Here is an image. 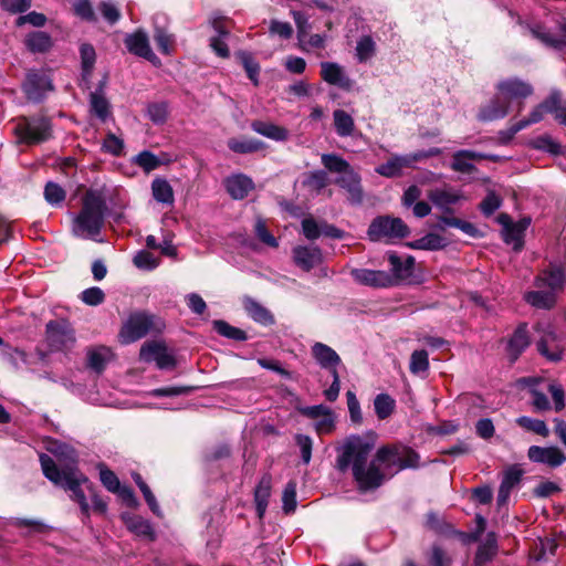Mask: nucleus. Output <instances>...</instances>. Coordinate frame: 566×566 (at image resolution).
<instances>
[{
	"label": "nucleus",
	"mask_w": 566,
	"mask_h": 566,
	"mask_svg": "<svg viewBox=\"0 0 566 566\" xmlns=\"http://www.w3.org/2000/svg\"><path fill=\"white\" fill-rule=\"evenodd\" d=\"M377 434L368 431L363 436L348 437L339 448L336 465L342 472L352 469L355 481L364 491L380 486L386 474L392 476L405 469L419 465V454L402 444L384 446L379 448L374 459L368 462L375 449Z\"/></svg>",
	"instance_id": "f257e3e1"
},
{
	"label": "nucleus",
	"mask_w": 566,
	"mask_h": 566,
	"mask_svg": "<svg viewBox=\"0 0 566 566\" xmlns=\"http://www.w3.org/2000/svg\"><path fill=\"white\" fill-rule=\"evenodd\" d=\"M40 462L43 474L48 480L57 486L69 491L71 499L80 505L84 517L90 518L91 506L88 502L87 485H92L88 479L77 468H69L60 471L53 459L48 454H40Z\"/></svg>",
	"instance_id": "f03ea898"
},
{
	"label": "nucleus",
	"mask_w": 566,
	"mask_h": 566,
	"mask_svg": "<svg viewBox=\"0 0 566 566\" xmlns=\"http://www.w3.org/2000/svg\"><path fill=\"white\" fill-rule=\"evenodd\" d=\"M106 211V203L99 190L88 189L82 198V209L74 217L72 230L76 237L95 238L99 234Z\"/></svg>",
	"instance_id": "7ed1b4c3"
},
{
	"label": "nucleus",
	"mask_w": 566,
	"mask_h": 566,
	"mask_svg": "<svg viewBox=\"0 0 566 566\" xmlns=\"http://www.w3.org/2000/svg\"><path fill=\"white\" fill-rule=\"evenodd\" d=\"M321 160L327 170L339 175L335 184L345 190L348 202L354 206L360 205L364 199L361 178L349 163L334 154H323Z\"/></svg>",
	"instance_id": "20e7f679"
},
{
	"label": "nucleus",
	"mask_w": 566,
	"mask_h": 566,
	"mask_svg": "<svg viewBox=\"0 0 566 566\" xmlns=\"http://www.w3.org/2000/svg\"><path fill=\"white\" fill-rule=\"evenodd\" d=\"M13 130L19 142L28 145L43 143L52 136L51 123L43 116L20 117Z\"/></svg>",
	"instance_id": "39448f33"
},
{
	"label": "nucleus",
	"mask_w": 566,
	"mask_h": 566,
	"mask_svg": "<svg viewBox=\"0 0 566 566\" xmlns=\"http://www.w3.org/2000/svg\"><path fill=\"white\" fill-rule=\"evenodd\" d=\"M163 326V323L154 315L135 313L125 322L118 337L122 344L127 345L145 337L153 331L159 332Z\"/></svg>",
	"instance_id": "423d86ee"
},
{
	"label": "nucleus",
	"mask_w": 566,
	"mask_h": 566,
	"mask_svg": "<svg viewBox=\"0 0 566 566\" xmlns=\"http://www.w3.org/2000/svg\"><path fill=\"white\" fill-rule=\"evenodd\" d=\"M367 234L371 241L390 242L408 237L409 228L400 218L381 216L373 220Z\"/></svg>",
	"instance_id": "0eeeda50"
},
{
	"label": "nucleus",
	"mask_w": 566,
	"mask_h": 566,
	"mask_svg": "<svg viewBox=\"0 0 566 566\" xmlns=\"http://www.w3.org/2000/svg\"><path fill=\"white\" fill-rule=\"evenodd\" d=\"M45 335L49 346L54 350H69L76 342L71 323L63 318L50 321L45 326Z\"/></svg>",
	"instance_id": "6e6552de"
},
{
	"label": "nucleus",
	"mask_w": 566,
	"mask_h": 566,
	"mask_svg": "<svg viewBox=\"0 0 566 566\" xmlns=\"http://www.w3.org/2000/svg\"><path fill=\"white\" fill-rule=\"evenodd\" d=\"M54 86L49 71L46 70H29L22 84V90L28 99L40 102L46 93L53 91Z\"/></svg>",
	"instance_id": "1a4fd4ad"
},
{
	"label": "nucleus",
	"mask_w": 566,
	"mask_h": 566,
	"mask_svg": "<svg viewBox=\"0 0 566 566\" xmlns=\"http://www.w3.org/2000/svg\"><path fill=\"white\" fill-rule=\"evenodd\" d=\"M555 103L554 97V90L551 91L549 95L538 105H536L527 117L520 119L515 123H512L511 126L504 130L501 132L502 138L504 140H510L514 137L515 134H517L520 130L528 127L530 125L539 123L544 119L546 114L553 115V106Z\"/></svg>",
	"instance_id": "9d476101"
},
{
	"label": "nucleus",
	"mask_w": 566,
	"mask_h": 566,
	"mask_svg": "<svg viewBox=\"0 0 566 566\" xmlns=\"http://www.w3.org/2000/svg\"><path fill=\"white\" fill-rule=\"evenodd\" d=\"M139 358L145 363H155L159 369H172L176 366L175 356L159 340L146 342L140 348Z\"/></svg>",
	"instance_id": "9b49d317"
},
{
	"label": "nucleus",
	"mask_w": 566,
	"mask_h": 566,
	"mask_svg": "<svg viewBox=\"0 0 566 566\" xmlns=\"http://www.w3.org/2000/svg\"><path fill=\"white\" fill-rule=\"evenodd\" d=\"M497 222L502 226V238L506 244L520 250L523 247L524 232L530 226V219H522L513 222L509 214L501 213L497 216Z\"/></svg>",
	"instance_id": "f8f14e48"
},
{
	"label": "nucleus",
	"mask_w": 566,
	"mask_h": 566,
	"mask_svg": "<svg viewBox=\"0 0 566 566\" xmlns=\"http://www.w3.org/2000/svg\"><path fill=\"white\" fill-rule=\"evenodd\" d=\"M427 196L432 205L444 213L451 212L452 207L464 199L461 190L448 185L431 189Z\"/></svg>",
	"instance_id": "ddd939ff"
},
{
	"label": "nucleus",
	"mask_w": 566,
	"mask_h": 566,
	"mask_svg": "<svg viewBox=\"0 0 566 566\" xmlns=\"http://www.w3.org/2000/svg\"><path fill=\"white\" fill-rule=\"evenodd\" d=\"M530 461L545 464L549 468H558L566 462V454L555 446H531L527 450Z\"/></svg>",
	"instance_id": "4468645a"
},
{
	"label": "nucleus",
	"mask_w": 566,
	"mask_h": 566,
	"mask_svg": "<svg viewBox=\"0 0 566 566\" xmlns=\"http://www.w3.org/2000/svg\"><path fill=\"white\" fill-rule=\"evenodd\" d=\"M350 275L356 283L365 286L382 289L395 285V277L386 271L353 269Z\"/></svg>",
	"instance_id": "2eb2a0df"
},
{
	"label": "nucleus",
	"mask_w": 566,
	"mask_h": 566,
	"mask_svg": "<svg viewBox=\"0 0 566 566\" xmlns=\"http://www.w3.org/2000/svg\"><path fill=\"white\" fill-rule=\"evenodd\" d=\"M497 93L504 98L521 99L531 96L534 92L532 84L518 77L506 78L496 84Z\"/></svg>",
	"instance_id": "dca6fc26"
},
{
	"label": "nucleus",
	"mask_w": 566,
	"mask_h": 566,
	"mask_svg": "<svg viewBox=\"0 0 566 566\" xmlns=\"http://www.w3.org/2000/svg\"><path fill=\"white\" fill-rule=\"evenodd\" d=\"M421 159V155H395L385 164L376 167V172L387 178H394L401 175L405 168H410L413 164Z\"/></svg>",
	"instance_id": "f3484780"
},
{
	"label": "nucleus",
	"mask_w": 566,
	"mask_h": 566,
	"mask_svg": "<svg viewBox=\"0 0 566 566\" xmlns=\"http://www.w3.org/2000/svg\"><path fill=\"white\" fill-rule=\"evenodd\" d=\"M301 224L304 237L311 241L318 239L322 234L334 239L343 238L342 230L325 221L318 222L312 217L304 218Z\"/></svg>",
	"instance_id": "a211bd4d"
},
{
	"label": "nucleus",
	"mask_w": 566,
	"mask_h": 566,
	"mask_svg": "<svg viewBox=\"0 0 566 566\" xmlns=\"http://www.w3.org/2000/svg\"><path fill=\"white\" fill-rule=\"evenodd\" d=\"M565 284V272L560 265L549 264V266L542 271L536 277L535 285L537 289H547L554 294L560 292Z\"/></svg>",
	"instance_id": "6ab92c4d"
},
{
	"label": "nucleus",
	"mask_w": 566,
	"mask_h": 566,
	"mask_svg": "<svg viewBox=\"0 0 566 566\" xmlns=\"http://www.w3.org/2000/svg\"><path fill=\"white\" fill-rule=\"evenodd\" d=\"M292 253L294 263L306 272L323 262L322 250L315 245H297Z\"/></svg>",
	"instance_id": "aec40b11"
},
{
	"label": "nucleus",
	"mask_w": 566,
	"mask_h": 566,
	"mask_svg": "<svg viewBox=\"0 0 566 566\" xmlns=\"http://www.w3.org/2000/svg\"><path fill=\"white\" fill-rule=\"evenodd\" d=\"M523 474L524 471L517 464H512L504 470L497 493L499 506L507 503L512 490L520 484Z\"/></svg>",
	"instance_id": "412c9836"
},
{
	"label": "nucleus",
	"mask_w": 566,
	"mask_h": 566,
	"mask_svg": "<svg viewBox=\"0 0 566 566\" xmlns=\"http://www.w3.org/2000/svg\"><path fill=\"white\" fill-rule=\"evenodd\" d=\"M312 356L322 368L327 369L331 374L337 371V366L342 361L339 355L332 347L319 342L312 346Z\"/></svg>",
	"instance_id": "4be33fe9"
},
{
	"label": "nucleus",
	"mask_w": 566,
	"mask_h": 566,
	"mask_svg": "<svg viewBox=\"0 0 566 566\" xmlns=\"http://www.w3.org/2000/svg\"><path fill=\"white\" fill-rule=\"evenodd\" d=\"M321 75L322 78L331 85L338 86L344 90H349L353 82L345 74L343 67L333 62L321 63Z\"/></svg>",
	"instance_id": "5701e85b"
},
{
	"label": "nucleus",
	"mask_w": 566,
	"mask_h": 566,
	"mask_svg": "<svg viewBox=\"0 0 566 566\" xmlns=\"http://www.w3.org/2000/svg\"><path fill=\"white\" fill-rule=\"evenodd\" d=\"M48 450L56 458V461H53L60 471L77 468V455L72 447L55 441L50 444Z\"/></svg>",
	"instance_id": "b1692460"
},
{
	"label": "nucleus",
	"mask_w": 566,
	"mask_h": 566,
	"mask_svg": "<svg viewBox=\"0 0 566 566\" xmlns=\"http://www.w3.org/2000/svg\"><path fill=\"white\" fill-rule=\"evenodd\" d=\"M125 44L128 51L135 55L147 59L149 61H155L157 57L150 49L148 38L144 32H135L133 34H128L125 38Z\"/></svg>",
	"instance_id": "393cba45"
},
{
	"label": "nucleus",
	"mask_w": 566,
	"mask_h": 566,
	"mask_svg": "<svg viewBox=\"0 0 566 566\" xmlns=\"http://www.w3.org/2000/svg\"><path fill=\"white\" fill-rule=\"evenodd\" d=\"M510 102L497 94L488 105L481 108L479 119L483 122H491L503 118L507 115Z\"/></svg>",
	"instance_id": "a878e982"
},
{
	"label": "nucleus",
	"mask_w": 566,
	"mask_h": 566,
	"mask_svg": "<svg viewBox=\"0 0 566 566\" xmlns=\"http://www.w3.org/2000/svg\"><path fill=\"white\" fill-rule=\"evenodd\" d=\"M388 261L391 266L390 275L395 277V285L400 280H406L412 275V269L415 265V259L410 255L402 260L397 253L389 252Z\"/></svg>",
	"instance_id": "bb28decb"
},
{
	"label": "nucleus",
	"mask_w": 566,
	"mask_h": 566,
	"mask_svg": "<svg viewBox=\"0 0 566 566\" xmlns=\"http://www.w3.org/2000/svg\"><path fill=\"white\" fill-rule=\"evenodd\" d=\"M253 187L254 184L252 179L243 174L233 175L226 179V188L229 195L235 200L245 198Z\"/></svg>",
	"instance_id": "cd10ccee"
},
{
	"label": "nucleus",
	"mask_w": 566,
	"mask_h": 566,
	"mask_svg": "<svg viewBox=\"0 0 566 566\" xmlns=\"http://www.w3.org/2000/svg\"><path fill=\"white\" fill-rule=\"evenodd\" d=\"M532 36L543 43L545 46L554 50H563L566 46V41L551 33L544 25L536 23L527 25Z\"/></svg>",
	"instance_id": "c85d7f7f"
},
{
	"label": "nucleus",
	"mask_w": 566,
	"mask_h": 566,
	"mask_svg": "<svg viewBox=\"0 0 566 566\" xmlns=\"http://www.w3.org/2000/svg\"><path fill=\"white\" fill-rule=\"evenodd\" d=\"M530 345V336L526 324L520 325L507 343V353L512 361L516 360L521 353Z\"/></svg>",
	"instance_id": "c756f323"
},
{
	"label": "nucleus",
	"mask_w": 566,
	"mask_h": 566,
	"mask_svg": "<svg viewBox=\"0 0 566 566\" xmlns=\"http://www.w3.org/2000/svg\"><path fill=\"white\" fill-rule=\"evenodd\" d=\"M253 132L275 142H284L289 138V130L270 122L254 120L251 123Z\"/></svg>",
	"instance_id": "7c9ffc66"
},
{
	"label": "nucleus",
	"mask_w": 566,
	"mask_h": 566,
	"mask_svg": "<svg viewBox=\"0 0 566 566\" xmlns=\"http://www.w3.org/2000/svg\"><path fill=\"white\" fill-rule=\"evenodd\" d=\"M243 306L254 322L264 326L274 324V316L271 312L255 300L245 297L243 300Z\"/></svg>",
	"instance_id": "2f4dec72"
},
{
	"label": "nucleus",
	"mask_w": 566,
	"mask_h": 566,
	"mask_svg": "<svg viewBox=\"0 0 566 566\" xmlns=\"http://www.w3.org/2000/svg\"><path fill=\"white\" fill-rule=\"evenodd\" d=\"M483 158H486V156L473 150H459L452 156L451 168L458 172L469 174L474 169L472 161Z\"/></svg>",
	"instance_id": "473e14b6"
},
{
	"label": "nucleus",
	"mask_w": 566,
	"mask_h": 566,
	"mask_svg": "<svg viewBox=\"0 0 566 566\" xmlns=\"http://www.w3.org/2000/svg\"><path fill=\"white\" fill-rule=\"evenodd\" d=\"M122 518L126 527L135 535L148 538L150 541L155 538L153 526L142 516L123 514Z\"/></svg>",
	"instance_id": "72a5a7b5"
},
{
	"label": "nucleus",
	"mask_w": 566,
	"mask_h": 566,
	"mask_svg": "<svg viewBox=\"0 0 566 566\" xmlns=\"http://www.w3.org/2000/svg\"><path fill=\"white\" fill-rule=\"evenodd\" d=\"M272 478L265 474L261 478L254 491V501L259 517H262L266 511L269 497L271 494Z\"/></svg>",
	"instance_id": "f704fd0d"
},
{
	"label": "nucleus",
	"mask_w": 566,
	"mask_h": 566,
	"mask_svg": "<svg viewBox=\"0 0 566 566\" xmlns=\"http://www.w3.org/2000/svg\"><path fill=\"white\" fill-rule=\"evenodd\" d=\"M112 358V350L106 346L93 347L87 350V365L91 369L101 373Z\"/></svg>",
	"instance_id": "c9c22d12"
},
{
	"label": "nucleus",
	"mask_w": 566,
	"mask_h": 566,
	"mask_svg": "<svg viewBox=\"0 0 566 566\" xmlns=\"http://www.w3.org/2000/svg\"><path fill=\"white\" fill-rule=\"evenodd\" d=\"M497 552V542L494 533H489L484 541L480 544L476 555L475 564L483 566L490 562Z\"/></svg>",
	"instance_id": "e433bc0d"
},
{
	"label": "nucleus",
	"mask_w": 566,
	"mask_h": 566,
	"mask_svg": "<svg viewBox=\"0 0 566 566\" xmlns=\"http://www.w3.org/2000/svg\"><path fill=\"white\" fill-rule=\"evenodd\" d=\"M24 43L33 53H44L52 46L51 36L43 31H34L27 35Z\"/></svg>",
	"instance_id": "4c0bfd02"
},
{
	"label": "nucleus",
	"mask_w": 566,
	"mask_h": 566,
	"mask_svg": "<svg viewBox=\"0 0 566 566\" xmlns=\"http://www.w3.org/2000/svg\"><path fill=\"white\" fill-rule=\"evenodd\" d=\"M525 300L532 306L538 308H551L556 302V294L547 289H538L525 294Z\"/></svg>",
	"instance_id": "58836bf2"
},
{
	"label": "nucleus",
	"mask_w": 566,
	"mask_h": 566,
	"mask_svg": "<svg viewBox=\"0 0 566 566\" xmlns=\"http://www.w3.org/2000/svg\"><path fill=\"white\" fill-rule=\"evenodd\" d=\"M151 193L156 201L166 205H172L175 197L170 184L163 178H156L151 182Z\"/></svg>",
	"instance_id": "ea45409f"
},
{
	"label": "nucleus",
	"mask_w": 566,
	"mask_h": 566,
	"mask_svg": "<svg viewBox=\"0 0 566 566\" xmlns=\"http://www.w3.org/2000/svg\"><path fill=\"white\" fill-rule=\"evenodd\" d=\"M228 147L238 154H251L264 149L265 144L254 138H231L228 142Z\"/></svg>",
	"instance_id": "a19ab883"
},
{
	"label": "nucleus",
	"mask_w": 566,
	"mask_h": 566,
	"mask_svg": "<svg viewBox=\"0 0 566 566\" xmlns=\"http://www.w3.org/2000/svg\"><path fill=\"white\" fill-rule=\"evenodd\" d=\"M334 126L338 136L347 137L354 133L355 123L353 117L343 109H336L333 113Z\"/></svg>",
	"instance_id": "79ce46f5"
},
{
	"label": "nucleus",
	"mask_w": 566,
	"mask_h": 566,
	"mask_svg": "<svg viewBox=\"0 0 566 566\" xmlns=\"http://www.w3.org/2000/svg\"><path fill=\"white\" fill-rule=\"evenodd\" d=\"M374 409L379 420L389 418L396 409V400L388 394H379L374 399Z\"/></svg>",
	"instance_id": "37998d69"
},
{
	"label": "nucleus",
	"mask_w": 566,
	"mask_h": 566,
	"mask_svg": "<svg viewBox=\"0 0 566 566\" xmlns=\"http://www.w3.org/2000/svg\"><path fill=\"white\" fill-rule=\"evenodd\" d=\"M537 349L552 361L560 359V349L555 344V337L551 333L537 342Z\"/></svg>",
	"instance_id": "c03bdc74"
},
{
	"label": "nucleus",
	"mask_w": 566,
	"mask_h": 566,
	"mask_svg": "<svg viewBox=\"0 0 566 566\" xmlns=\"http://www.w3.org/2000/svg\"><path fill=\"white\" fill-rule=\"evenodd\" d=\"M515 422L523 429L534 432L538 436H542L544 438L548 437L549 429L545 421L533 419L531 417L522 416L518 417Z\"/></svg>",
	"instance_id": "a18cd8bd"
},
{
	"label": "nucleus",
	"mask_w": 566,
	"mask_h": 566,
	"mask_svg": "<svg viewBox=\"0 0 566 566\" xmlns=\"http://www.w3.org/2000/svg\"><path fill=\"white\" fill-rule=\"evenodd\" d=\"M238 57L240 59L248 77L253 82L254 85L259 84L260 65L252 57V55L245 51L239 52Z\"/></svg>",
	"instance_id": "49530a36"
},
{
	"label": "nucleus",
	"mask_w": 566,
	"mask_h": 566,
	"mask_svg": "<svg viewBox=\"0 0 566 566\" xmlns=\"http://www.w3.org/2000/svg\"><path fill=\"white\" fill-rule=\"evenodd\" d=\"M66 197L65 190L56 182L49 181L44 187V198L52 206H60Z\"/></svg>",
	"instance_id": "de8ad7c7"
},
{
	"label": "nucleus",
	"mask_w": 566,
	"mask_h": 566,
	"mask_svg": "<svg viewBox=\"0 0 566 566\" xmlns=\"http://www.w3.org/2000/svg\"><path fill=\"white\" fill-rule=\"evenodd\" d=\"M83 76L86 77L92 73L96 60V53L93 45L84 43L80 49Z\"/></svg>",
	"instance_id": "09e8293b"
},
{
	"label": "nucleus",
	"mask_w": 566,
	"mask_h": 566,
	"mask_svg": "<svg viewBox=\"0 0 566 566\" xmlns=\"http://www.w3.org/2000/svg\"><path fill=\"white\" fill-rule=\"evenodd\" d=\"M429 368L428 353L424 349L415 350L410 357L409 369L413 375L427 371Z\"/></svg>",
	"instance_id": "8fccbe9b"
},
{
	"label": "nucleus",
	"mask_w": 566,
	"mask_h": 566,
	"mask_svg": "<svg viewBox=\"0 0 566 566\" xmlns=\"http://www.w3.org/2000/svg\"><path fill=\"white\" fill-rule=\"evenodd\" d=\"M254 233L263 244L274 249L279 247L277 239L270 233L263 219H256L254 224Z\"/></svg>",
	"instance_id": "3c124183"
},
{
	"label": "nucleus",
	"mask_w": 566,
	"mask_h": 566,
	"mask_svg": "<svg viewBox=\"0 0 566 566\" xmlns=\"http://www.w3.org/2000/svg\"><path fill=\"white\" fill-rule=\"evenodd\" d=\"M133 263L136 268L146 271L155 270L159 265L158 259L155 258L153 253L145 250L136 253Z\"/></svg>",
	"instance_id": "603ef678"
},
{
	"label": "nucleus",
	"mask_w": 566,
	"mask_h": 566,
	"mask_svg": "<svg viewBox=\"0 0 566 566\" xmlns=\"http://www.w3.org/2000/svg\"><path fill=\"white\" fill-rule=\"evenodd\" d=\"M447 245V241L443 237L437 233H429L418 240L415 244L416 248L424 250H439Z\"/></svg>",
	"instance_id": "864d4df0"
},
{
	"label": "nucleus",
	"mask_w": 566,
	"mask_h": 566,
	"mask_svg": "<svg viewBox=\"0 0 566 566\" xmlns=\"http://www.w3.org/2000/svg\"><path fill=\"white\" fill-rule=\"evenodd\" d=\"M283 510L290 514L295 511L296 507V482L290 481L282 494Z\"/></svg>",
	"instance_id": "5fc2aeb1"
},
{
	"label": "nucleus",
	"mask_w": 566,
	"mask_h": 566,
	"mask_svg": "<svg viewBox=\"0 0 566 566\" xmlns=\"http://www.w3.org/2000/svg\"><path fill=\"white\" fill-rule=\"evenodd\" d=\"M99 469V479L103 485L109 491L115 493L116 491H119V488L122 486L119 483L118 478L116 474L106 468L104 464L98 465Z\"/></svg>",
	"instance_id": "6e6d98bb"
},
{
	"label": "nucleus",
	"mask_w": 566,
	"mask_h": 566,
	"mask_svg": "<svg viewBox=\"0 0 566 566\" xmlns=\"http://www.w3.org/2000/svg\"><path fill=\"white\" fill-rule=\"evenodd\" d=\"M147 115L155 124H164L168 116V105L165 102L151 103L147 106Z\"/></svg>",
	"instance_id": "4d7b16f0"
},
{
	"label": "nucleus",
	"mask_w": 566,
	"mask_h": 566,
	"mask_svg": "<svg viewBox=\"0 0 566 566\" xmlns=\"http://www.w3.org/2000/svg\"><path fill=\"white\" fill-rule=\"evenodd\" d=\"M375 53V42L370 36H363L356 46V55L359 62L368 61Z\"/></svg>",
	"instance_id": "13d9d810"
},
{
	"label": "nucleus",
	"mask_w": 566,
	"mask_h": 566,
	"mask_svg": "<svg viewBox=\"0 0 566 566\" xmlns=\"http://www.w3.org/2000/svg\"><path fill=\"white\" fill-rule=\"evenodd\" d=\"M305 186L315 191H321L328 184L327 174L324 170L312 171L304 181Z\"/></svg>",
	"instance_id": "bf43d9fd"
},
{
	"label": "nucleus",
	"mask_w": 566,
	"mask_h": 566,
	"mask_svg": "<svg viewBox=\"0 0 566 566\" xmlns=\"http://www.w3.org/2000/svg\"><path fill=\"white\" fill-rule=\"evenodd\" d=\"M91 108L94 114L103 120L109 114V105L107 99L97 93L91 94Z\"/></svg>",
	"instance_id": "052dcab7"
},
{
	"label": "nucleus",
	"mask_w": 566,
	"mask_h": 566,
	"mask_svg": "<svg viewBox=\"0 0 566 566\" xmlns=\"http://www.w3.org/2000/svg\"><path fill=\"white\" fill-rule=\"evenodd\" d=\"M554 97L553 116L557 123L566 126V101L562 98V93L558 90H554Z\"/></svg>",
	"instance_id": "680f3d73"
},
{
	"label": "nucleus",
	"mask_w": 566,
	"mask_h": 566,
	"mask_svg": "<svg viewBox=\"0 0 566 566\" xmlns=\"http://www.w3.org/2000/svg\"><path fill=\"white\" fill-rule=\"evenodd\" d=\"M105 294L102 291V289L97 286H93L90 289H86L81 294V300L91 306L99 305L104 302Z\"/></svg>",
	"instance_id": "e2e57ef3"
},
{
	"label": "nucleus",
	"mask_w": 566,
	"mask_h": 566,
	"mask_svg": "<svg viewBox=\"0 0 566 566\" xmlns=\"http://www.w3.org/2000/svg\"><path fill=\"white\" fill-rule=\"evenodd\" d=\"M154 39L161 53L169 54L171 52L174 40L164 29L157 28Z\"/></svg>",
	"instance_id": "0e129e2a"
},
{
	"label": "nucleus",
	"mask_w": 566,
	"mask_h": 566,
	"mask_svg": "<svg viewBox=\"0 0 566 566\" xmlns=\"http://www.w3.org/2000/svg\"><path fill=\"white\" fill-rule=\"evenodd\" d=\"M295 441L301 450V457L305 464H308L312 458L313 441L308 436L296 434Z\"/></svg>",
	"instance_id": "69168bd1"
},
{
	"label": "nucleus",
	"mask_w": 566,
	"mask_h": 566,
	"mask_svg": "<svg viewBox=\"0 0 566 566\" xmlns=\"http://www.w3.org/2000/svg\"><path fill=\"white\" fill-rule=\"evenodd\" d=\"M429 564L431 566H451V558L438 545H433L429 556Z\"/></svg>",
	"instance_id": "338daca9"
},
{
	"label": "nucleus",
	"mask_w": 566,
	"mask_h": 566,
	"mask_svg": "<svg viewBox=\"0 0 566 566\" xmlns=\"http://www.w3.org/2000/svg\"><path fill=\"white\" fill-rule=\"evenodd\" d=\"M136 163L146 171H151L160 165V161L157 158V156H155L150 151H142L140 154H138L136 157Z\"/></svg>",
	"instance_id": "774afa93"
}]
</instances>
